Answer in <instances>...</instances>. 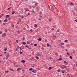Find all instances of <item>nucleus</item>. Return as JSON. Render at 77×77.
<instances>
[{"mask_svg": "<svg viewBox=\"0 0 77 77\" xmlns=\"http://www.w3.org/2000/svg\"><path fill=\"white\" fill-rule=\"evenodd\" d=\"M60 68H61L62 69H64V68H66L67 66L65 65H63L60 66Z\"/></svg>", "mask_w": 77, "mask_h": 77, "instance_id": "f257e3e1", "label": "nucleus"}, {"mask_svg": "<svg viewBox=\"0 0 77 77\" xmlns=\"http://www.w3.org/2000/svg\"><path fill=\"white\" fill-rule=\"evenodd\" d=\"M32 71V72H33V73H36V71L35 69H33Z\"/></svg>", "mask_w": 77, "mask_h": 77, "instance_id": "f03ea898", "label": "nucleus"}, {"mask_svg": "<svg viewBox=\"0 0 77 77\" xmlns=\"http://www.w3.org/2000/svg\"><path fill=\"white\" fill-rule=\"evenodd\" d=\"M2 36L3 37H4V38L5 37H6V33H4L2 34Z\"/></svg>", "mask_w": 77, "mask_h": 77, "instance_id": "7ed1b4c3", "label": "nucleus"}, {"mask_svg": "<svg viewBox=\"0 0 77 77\" xmlns=\"http://www.w3.org/2000/svg\"><path fill=\"white\" fill-rule=\"evenodd\" d=\"M24 10L26 11H30L28 9V8H24Z\"/></svg>", "mask_w": 77, "mask_h": 77, "instance_id": "20e7f679", "label": "nucleus"}, {"mask_svg": "<svg viewBox=\"0 0 77 77\" xmlns=\"http://www.w3.org/2000/svg\"><path fill=\"white\" fill-rule=\"evenodd\" d=\"M41 54H41V53L39 54V53H38L37 56H41Z\"/></svg>", "mask_w": 77, "mask_h": 77, "instance_id": "39448f33", "label": "nucleus"}, {"mask_svg": "<svg viewBox=\"0 0 77 77\" xmlns=\"http://www.w3.org/2000/svg\"><path fill=\"white\" fill-rule=\"evenodd\" d=\"M6 57H9V56H10V55H9V54H6Z\"/></svg>", "mask_w": 77, "mask_h": 77, "instance_id": "423d86ee", "label": "nucleus"}, {"mask_svg": "<svg viewBox=\"0 0 77 77\" xmlns=\"http://www.w3.org/2000/svg\"><path fill=\"white\" fill-rule=\"evenodd\" d=\"M6 18H9L10 17V16L9 15H7L5 16Z\"/></svg>", "mask_w": 77, "mask_h": 77, "instance_id": "0eeeda50", "label": "nucleus"}, {"mask_svg": "<svg viewBox=\"0 0 77 77\" xmlns=\"http://www.w3.org/2000/svg\"><path fill=\"white\" fill-rule=\"evenodd\" d=\"M19 70H21V68H19L17 69V71H18Z\"/></svg>", "mask_w": 77, "mask_h": 77, "instance_id": "6e6552de", "label": "nucleus"}, {"mask_svg": "<svg viewBox=\"0 0 77 77\" xmlns=\"http://www.w3.org/2000/svg\"><path fill=\"white\" fill-rule=\"evenodd\" d=\"M21 62L22 63H25V60H22L21 61Z\"/></svg>", "mask_w": 77, "mask_h": 77, "instance_id": "1a4fd4ad", "label": "nucleus"}, {"mask_svg": "<svg viewBox=\"0 0 77 77\" xmlns=\"http://www.w3.org/2000/svg\"><path fill=\"white\" fill-rule=\"evenodd\" d=\"M4 22H5V23H6V22H8V20L7 19H5L4 20Z\"/></svg>", "mask_w": 77, "mask_h": 77, "instance_id": "9d476101", "label": "nucleus"}, {"mask_svg": "<svg viewBox=\"0 0 77 77\" xmlns=\"http://www.w3.org/2000/svg\"><path fill=\"white\" fill-rule=\"evenodd\" d=\"M15 13V11H13L12 12V15H14V14Z\"/></svg>", "mask_w": 77, "mask_h": 77, "instance_id": "9b49d317", "label": "nucleus"}, {"mask_svg": "<svg viewBox=\"0 0 77 77\" xmlns=\"http://www.w3.org/2000/svg\"><path fill=\"white\" fill-rule=\"evenodd\" d=\"M38 40L39 41H42V38H39L38 39Z\"/></svg>", "mask_w": 77, "mask_h": 77, "instance_id": "f8f14e48", "label": "nucleus"}, {"mask_svg": "<svg viewBox=\"0 0 77 77\" xmlns=\"http://www.w3.org/2000/svg\"><path fill=\"white\" fill-rule=\"evenodd\" d=\"M22 44L23 45H26V43L25 42H23L22 43Z\"/></svg>", "mask_w": 77, "mask_h": 77, "instance_id": "ddd939ff", "label": "nucleus"}, {"mask_svg": "<svg viewBox=\"0 0 77 77\" xmlns=\"http://www.w3.org/2000/svg\"><path fill=\"white\" fill-rule=\"evenodd\" d=\"M29 71H32L33 70V68H31L29 69Z\"/></svg>", "mask_w": 77, "mask_h": 77, "instance_id": "4468645a", "label": "nucleus"}, {"mask_svg": "<svg viewBox=\"0 0 77 77\" xmlns=\"http://www.w3.org/2000/svg\"><path fill=\"white\" fill-rule=\"evenodd\" d=\"M51 69H52V67H50L48 68V69H49V70H50Z\"/></svg>", "mask_w": 77, "mask_h": 77, "instance_id": "2eb2a0df", "label": "nucleus"}, {"mask_svg": "<svg viewBox=\"0 0 77 77\" xmlns=\"http://www.w3.org/2000/svg\"><path fill=\"white\" fill-rule=\"evenodd\" d=\"M38 45L36 44H34V47H36V46H37Z\"/></svg>", "mask_w": 77, "mask_h": 77, "instance_id": "dca6fc26", "label": "nucleus"}, {"mask_svg": "<svg viewBox=\"0 0 77 77\" xmlns=\"http://www.w3.org/2000/svg\"><path fill=\"white\" fill-rule=\"evenodd\" d=\"M62 60V58H60L59 59H58V60Z\"/></svg>", "mask_w": 77, "mask_h": 77, "instance_id": "f3484780", "label": "nucleus"}, {"mask_svg": "<svg viewBox=\"0 0 77 77\" xmlns=\"http://www.w3.org/2000/svg\"><path fill=\"white\" fill-rule=\"evenodd\" d=\"M70 4L71 5H72V6H73L74 5V4H73V3H72V2H70Z\"/></svg>", "mask_w": 77, "mask_h": 77, "instance_id": "a211bd4d", "label": "nucleus"}, {"mask_svg": "<svg viewBox=\"0 0 77 77\" xmlns=\"http://www.w3.org/2000/svg\"><path fill=\"white\" fill-rule=\"evenodd\" d=\"M66 54H67V55H68V56L70 55V54H69V53L68 52H67Z\"/></svg>", "mask_w": 77, "mask_h": 77, "instance_id": "6ab92c4d", "label": "nucleus"}, {"mask_svg": "<svg viewBox=\"0 0 77 77\" xmlns=\"http://www.w3.org/2000/svg\"><path fill=\"white\" fill-rule=\"evenodd\" d=\"M47 46L48 47L50 46V44L48 43L47 44Z\"/></svg>", "mask_w": 77, "mask_h": 77, "instance_id": "aec40b11", "label": "nucleus"}, {"mask_svg": "<svg viewBox=\"0 0 77 77\" xmlns=\"http://www.w3.org/2000/svg\"><path fill=\"white\" fill-rule=\"evenodd\" d=\"M4 51H7V48H6L5 49H4Z\"/></svg>", "mask_w": 77, "mask_h": 77, "instance_id": "412c9836", "label": "nucleus"}, {"mask_svg": "<svg viewBox=\"0 0 77 77\" xmlns=\"http://www.w3.org/2000/svg\"><path fill=\"white\" fill-rule=\"evenodd\" d=\"M36 59H39V57L38 56L35 57Z\"/></svg>", "mask_w": 77, "mask_h": 77, "instance_id": "4be33fe9", "label": "nucleus"}, {"mask_svg": "<svg viewBox=\"0 0 77 77\" xmlns=\"http://www.w3.org/2000/svg\"><path fill=\"white\" fill-rule=\"evenodd\" d=\"M64 63H66V64H67L68 63H67L66 62V61H64Z\"/></svg>", "mask_w": 77, "mask_h": 77, "instance_id": "5701e85b", "label": "nucleus"}, {"mask_svg": "<svg viewBox=\"0 0 77 77\" xmlns=\"http://www.w3.org/2000/svg\"><path fill=\"white\" fill-rule=\"evenodd\" d=\"M35 27H38V25L36 24H35Z\"/></svg>", "mask_w": 77, "mask_h": 77, "instance_id": "b1692460", "label": "nucleus"}, {"mask_svg": "<svg viewBox=\"0 0 77 77\" xmlns=\"http://www.w3.org/2000/svg\"><path fill=\"white\" fill-rule=\"evenodd\" d=\"M10 70L11 71H14V69H10Z\"/></svg>", "mask_w": 77, "mask_h": 77, "instance_id": "393cba45", "label": "nucleus"}, {"mask_svg": "<svg viewBox=\"0 0 77 77\" xmlns=\"http://www.w3.org/2000/svg\"><path fill=\"white\" fill-rule=\"evenodd\" d=\"M69 57V58H70V59H72V56H70Z\"/></svg>", "mask_w": 77, "mask_h": 77, "instance_id": "a878e982", "label": "nucleus"}, {"mask_svg": "<svg viewBox=\"0 0 77 77\" xmlns=\"http://www.w3.org/2000/svg\"><path fill=\"white\" fill-rule=\"evenodd\" d=\"M15 51H18V50H17V48H15L14 49Z\"/></svg>", "mask_w": 77, "mask_h": 77, "instance_id": "bb28decb", "label": "nucleus"}, {"mask_svg": "<svg viewBox=\"0 0 77 77\" xmlns=\"http://www.w3.org/2000/svg\"><path fill=\"white\" fill-rule=\"evenodd\" d=\"M60 44L62 45H64V43H61Z\"/></svg>", "mask_w": 77, "mask_h": 77, "instance_id": "cd10ccee", "label": "nucleus"}, {"mask_svg": "<svg viewBox=\"0 0 77 77\" xmlns=\"http://www.w3.org/2000/svg\"><path fill=\"white\" fill-rule=\"evenodd\" d=\"M11 8H8V10H11Z\"/></svg>", "mask_w": 77, "mask_h": 77, "instance_id": "c85d7f7f", "label": "nucleus"}, {"mask_svg": "<svg viewBox=\"0 0 77 77\" xmlns=\"http://www.w3.org/2000/svg\"><path fill=\"white\" fill-rule=\"evenodd\" d=\"M5 73H7L9 72V71L8 70H7V71H5Z\"/></svg>", "mask_w": 77, "mask_h": 77, "instance_id": "c756f323", "label": "nucleus"}, {"mask_svg": "<svg viewBox=\"0 0 77 77\" xmlns=\"http://www.w3.org/2000/svg\"><path fill=\"white\" fill-rule=\"evenodd\" d=\"M57 71H58V72H60V70L58 69Z\"/></svg>", "mask_w": 77, "mask_h": 77, "instance_id": "7c9ffc66", "label": "nucleus"}, {"mask_svg": "<svg viewBox=\"0 0 77 77\" xmlns=\"http://www.w3.org/2000/svg\"><path fill=\"white\" fill-rule=\"evenodd\" d=\"M32 13H34V14H35V11H33L32 12Z\"/></svg>", "mask_w": 77, "mask_h": 77, "instance_id": "2f4dec72", "label": "nucleus"}, {"mask_svg": "<svg viewBox=\"0 0 77 77\" xmlns=\"http://www.w3.org/2000/svg\"><path fill=\"white\" fill-rule=\"evenodd\" d=\"M17 32H18V34H20V31H17Z\"/></svg>", "mask_w": 77, "mask_h": 77, "instance_id": "473e14b6", "label": "nucleus"}, {"mask_svg": "<svg viewBox=\"0 0 77 77\" xmlns=\"http://www.w3.org/2000/svg\"><path fill=\"white\" fill-rule=\"evenodd\" d=\"M23 41H24V40H25V38H24V37H23Z\"/></svg>", "mask_w": 77, "mask_h": 77, "instance_id": "72a5a7b5", "label": "nucleus"}, {"mask_svg": "<svg viewBox=\"0 0 77 77\" xmlns=\"http://www.w3.org/2000/svg\"><path fill=\"white\" fill-rule=\"evenodd\" d=\"M60 30V29H58L57 30V32H59V31Z\"/></svg>", "mask_w": 77, "mask_h": 77, "instance_id": "f704fd0d", "label": "nucleus"}, {"mask_svg": "<svg viewBox=\"0 0 77 77\" xmlns=\"http://www.w3.org/2000/svg\"><path fill=\"white\" fill-rule=\"evenodd\" d=\"M65 42H68V40H66L65 41Z\"/></svg>", "mask_w": 77, "mask_h": 77, "instance_id": "c9c22d12", "label": "nucleus"}, {"mask_svg": "<svg viewBox=\"0 0 77 77\" xmlns=\"http://www.w3.org/2000/svg\"><path fill=\"white\" fill-rule=\"evenodd\" d=\"M33 60V58L32 57L30 58V60Z\"/></svg>", "mask_w": 77, "mask_h": 77, "instance_id": "e433bc0d", "label": "nucleus"}, {"mask_svg": "<svg viewBox=\"0 0 77 77\" xmlns=\"http://www.w3.org/2000/svg\"><path fill=\"white\" fill-rule=\"evenodd\" d=\"M67 77H69L70 76H69V74H67Z\"/></svg>", "mask_w": 77, "mask_h": 77, "instance_id": "4c0bfd02", "label": "nucleus"}, {"mask_svg": "<svg viewBox=\"0 0 77 77\" xmlns=\"http://www.w3.org/2000/svg\"><path fill=\"white\" fill-rule=\"evenodd\" d=\"M20 54H23V52L20 51Z\"/></svg>", "mask_w": 77, "mask_h": 77, "instance_id": "58836bf2", "label": "nucleus"}, {"mask_svg": "<svg viewBox=\"0 0 77 77\" xmlns=\"http://www.w3.org/2000/svg\"><path fill=\"white\" fill-rule=\"evenodd\" d=\"M23 49H24V48H21V47H20V50H23Z\"/></svg>", "mask_w": 77, "mask_h": 77, "instance_id": "ea45409f", "label": "nucleus"}, {"mask_svg": "<svg viewBox=\"0 0 77 77\" xmlns=\"http://www.w3.org/2000/svg\"><path fill=\"white\" fill-rule=\"evenodd\" d=\"M24 18V16H22L21 18Z\"/></svg>", "mask_w": 77, "mask_h": 77, "instance_id": "a19ab883", "label": "nucleus"}, {"mask_svg": "<svg viewBox=\"0 0 77 77\" xmlns=\"http://www.w3.org/2000/svg\"><path fill=\"white\" fill-rule=\"evenodd\" d=\"M11 41L10 40L9 42H8V44H10V43H11Z\"/></svg>", "mask_w": 77, "mask_h": 77, "instance_id": "79ce46f5", "label": "nucleus"}, {"mask_svg": "<svg viewBox=\"0 0 77 77\" xmlns=\"http://www.w3.org/2000/svg\"><path fill=\"white\" fill-rule=\"evenodd\" d=\"M49 21H51V19H49Z\"/></svg>", "mask_w": 77, "mask_h": 77, "instance_id": "37998d69", "label": "nucleus"}, {"mask_svg": "<svg viewBox=\"0 0 77 77\" xmlns=\"http://www.w3.org/2000/svg\"><path fill=\"white\" fill-rule=\"evenodd\" d=\"M54 30V29L53 28L52 29V30Z\"/></svg>", "mask_w": 77, "mask_h": 77, "instance_id": "c03bdc74", "label": "nucleus"}, {"mask_svg": "<svg viewBox=\"0 0 77 77\" xmlns=\"http://www.w3.org/2000/svg\"><path fill=\"white\" fill-rule=\"evenodd\" d=\"M2 32L1 31H0V34H2Z\"/></svg>", "mask_w": 77, "mask_h": 77, "instance_id": "a18cd8bd", "label": "nucleus"}, {"mask_svg": "<svg viewBox=\"0 0 77 77\" xmlns=\"http://www.w3.org/2000/svg\"><path fill=\"white\" fill-rule=\"evenodd\" d=\"M42 50H44V48H42Z\"/></svg>", "mask_w": 77, "mask_h": 77, "instance_id": "49530a36", "label": "nucleus"}, {"mask_svg": "<svg viewBox=\"0 0 77 77\" xmlns=\"http://www.w3.org/2000/svg\"><path fill=\"white\" fill-rule=\"evenodd\" d=\"M30 32H32L33 31V30L32 29H31L30 30Z\"/></svg>", "mask_w": 77, "mask_h": 77, "instance_id": "de8ad7c7", "label": "nucleus"}, {"mask_svg": "<svg viewBox=\"0 0 77 77\" xmlns=\"http://www.w3.org/2000/svg\"><path fill=\"white\" fill-rule=\"evenodd\" d=\"M30 13H28L27 15H30Z\"/></svg>", "mask_w": 77, "mask_h": 77, "instance_id": "09e8293b", "label": "nucleus"}, {"mask_svg": "<svg viewBox=\"0 0 77 77\" xmlns=\"http://www.w3.org/2000/svg\"><path fill=\"white\" fill-rule=\"evenodd\" d=\"M12 27H14V25H11Z\"/></svg>", "mask_w": 77, "mask_h": 77, "instance_id": "8fccbe9b", "label": "nucleus"}, {"mask_svg": "<svg viewBox=\"0 0 77 77\" xmlns=\"http://www.w3.org/2000/svg\"><path fill=\"white\" fill-rule=\"evenodd\" d=\"M17 48H18H18H20V47H19V46L17 47Z\"/></svg>", "mask_w": 77, "mask_h": 77, "instance_id": "3c124183", "label": "nucleus"}, {"mask_svg": "<svg viewBox=\"0 0 77 77\" xmlns=\"http://www.w3.org/2000/svg\"><path fill=\"white\" fill-rule=\"evenodd\" d=\"M5 24H6V23H4L3 24V25H5Z\"/></svg>", "mask_w": 77, "mask_h": 77, "instance_id": "603ef678", "label": "nucleus"}, {"mask_svg": "<svg viewBox=\"0 0 77 77\" xmlns=\"http://www.w3.org/2000/svg\"><path fill=\"white\" fill-rule=\"evenodd\" d=\"M8 44H9V46H10H10L11 45V44H10V43H8Z\"/></svg>", "mask_w": 77, "mask_h": 77, "instance_id": "864d4df0", "label": "nucleus"}, {"mask_svg": "<svg viewBox=\"0 0 77 77\" xmlns=\"http://www.w3.org/2000/svg\"><path fill=\"white\" fill-rule=\"evenodd\" d=\"M62 73H65V72H64L63 71H62Z\"/></svg>", "mask_w": 77, "mask_h": 77, "instance_id": "5fc2aeb1", "label": "nucleus"}, {"mask_svg": "<svg viewBox=\"0 0 77 77\" xmlns=\"http://www.w3.org/2000/svg\"><path fill=\"white\" fill-rule=\"evenodd\" d=\"M37 4H38V3H36L35 4V6H36V5H37Z\"/></svg>", "mask_w": 77, "mask_h": 77, "instance_id": "6e6d98bb", "label": "nucleus"}, {"mask_svg": "<svg viewBox=\"0 0 77 77\" xmlns=\"http://www.w3.org/2000/svg\"><path fill=\"white\" fill-rule=\"evenodd\" d=\"M40 18H42V17L41 16H40Z\"/></svg>", "mask_w": 77, "mask_h": 77, "instance_id": "4d7b16f0", "label": "nucleus"}, {"mask_svg": "<svg viewBox=\"0 0 77 77\" xmlns=\"http://www.w3.org/2000/svg\"><path fill=\"white\" fill-rule=\"evenodd\" d=\"M23 23H24V22L23 21H22L21 23V24Z\"/></svg>", "mask_w": 77, "mask_h": 77, "instance_id": "13d9d810", "label": "nucleus"}, {"mask_svg": "<svg viewBox=\"0 0 77 77\" xmlns=\"http://www.w3.org/2000/svg\"><path fill=\"white\" fill-rule=\"evenodd\" d=\"M20 24V23L19 22H17V24Z\"/></svg>", "mask_w": 77, "mask_h": 77, "instance_id": "bf43d9fd", "label": "nucleus"}, {"mask_svg": "<svg viewBox=\"0 0 77 77\" xmlns=\"http://www.w3.org/2000/svg\"><path fill=\"white\" fill-rule=\"evenodd\" d=\"M26 48H28V46L27 45H26Z\"/></svg>", "mask_w": 77, "mask_h": 77, "instance_id": "052dcab7", "label": "nucleus"}, {"mask_svg": "<svg viewBox=\"0 0 77 77\" xmlns=\"http://www.w3.org/2000/svg\"><path fill=\"white\" fill-rule=\"evenodd\" d=\"M18 40H17V41H16V42H17V43H18Z\"/></svg>", "mask_w": 77, "mask_h": 77, "instance_id": "680f3d73", "label": "nucleus"}, {"mask_svg": "<svg viewBox=\"0 0 77 77\" xmlns=\"http://www.w3.org/2000/svg\"><path fill=\"white\" fill-rule=\"evenodd\" d=\"M5 32H8V30H5Z\"/></svg>", "mask_w": 77, "mask_h": 77, "instance_id": "e2e57ef3", "label": "nucleus"}, {"mask_svg": "<svg viewBox=\"0 0 77 77\" xmlns=\"http://www.w3.org/2000/svg\"><path fill=\"white\" fill-rule=\"evenodd\" d=\"M30 45H33V44L32 43H31V44H30Z\"/></svg>", "mask_w": 77, "mask_h": 77, "instance_id": "0e129e2a", "label": "nucleus"}, {"mask_svg": "<svg viewBox=\"0 0 77 77\" xmlns=\"http://www.w3.org/2000/svg\"><path fill=\"white\" fill-rule=\"evenodd\" d=\"M27 44H29V42L27 41Z\"/></svg>", "mask_w": 77, "mask_h": 77, "instance_id": "69168bd1", "label": "nucleus"}, {"mask_svg": "<svg viewBox=\"0 0 77 77\" xmlns=\"http://www.w3.org/2000/svg\"><path fill=\"white\" fill-rule=\"evenodd\" d=\"M54 38H56V36L54 35Z\"/></svg>", "mask_w": 77, "mask_h": 77, "instance_id": "338daca9", "label": "nucleus"}, {"mask_svg": "<svg viewBox=\"0 0 77 77\" xmlns=\"http://www.w3.org/2000/svg\"><path fill=\"white\" fill-rule=\"evenodd\" d=\"M8 20H11V18H9L8 19Z\"/></svg>", "mask_w": 77, "mask_h": 77, "instance_id": "774afa93", "label": "nucleus"}]
</instances>
